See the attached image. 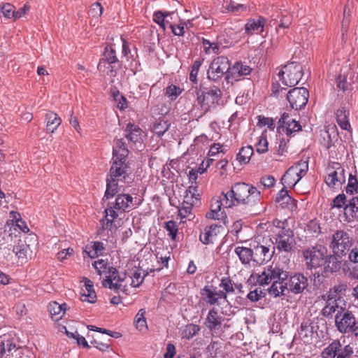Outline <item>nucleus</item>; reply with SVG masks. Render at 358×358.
<instances>
[{"instance_id": "obj_1", "label": "nucleus", "mask_w": 358, "mask_h": 358, "mask_svg": "<svg viewBox=\"0 0 358 358\" xmlns=\"http://www.w3.org/2000/svg\"><path fill=\"white\" fill-rule=\"evenodd\" d=\"M222 194L227 208L234 206V201L253 207L260 203L262 200L261 192L256 187L244 182L234 183L227 192H222Z\"/></svg>"}, {"instance_id": "obj_2", "label": "nucleus", "mask_w": 358, "mask_h": 358, "mask_svg": "<svg viewBox=\"0 0 358 358\" xmlns=\"http://www.w3.org/2000/svg\"><path fill=\"white\" fill-rule=\"evenodd\" d=\"M289 275V272L283 268L278 265H271L264 268L261 274L257 275V281L261 286L268 285L273 281L271 286L267 289L268 293L272 296L280 297L283 295L280 287L287 282Z\"/></svg>"}, {"instance_id": "obj_3", "label": "nucleus", "mask_w": 358, "mask_h": 358, "mask_svg": "<svg viewBox=\"0 0 358 358\" xmlns=\"http://www.w3.org/2000/svg\"><path fill=\"white\" fill-rule=\"evenodd\" d=\"M195 94L198 105L203 110L201 115L215 108L219 105L222 95L219 87H206L204 84H200L196 87Z\"/></svg>"}, {"instance_id": "obj_4", "label": "nucleus", "mask_w": 358, "mask_h": 358, "mask_svg": "<svg viewBox=\"0 0 358 358\" xmlns=\"http://www.w3.org/2000/svg\"><path fill=\"white\" fill-rule=\"evenodd\" d=\"M282 296H287L289 294L294 295L311 292V285L309 278L301 272L289 273L287 282L280 287Z\"/></svg>"}, {"instance_id": "obj_5", "label": "nucleus", "mask_w": 358, "mask_h": 358, "mask_svg": "<svg viewBox=\"0 0 358 358\" xmlns=\"http://www.w3.org/2000/svg\"><path fill=\"white\" fill-rule=\"evenodd\" d=\"M303 76V67L296 62H288L278 73L280 80L287 87L296 85Z\"/></svg>"}, {"instance_id": "obj_6", "label": "nucleus", "mask_w": 358, "mask_h": 358, "mask_svg": "<svg viewBox=\"0 0 358 358\" xmlns=\"http://www.w3.org/2000/svg\"><path fill=\"white\" fill-rule=\"evenodd\" d=\"M328 249L322 244L308 247L303 251V256L306 260V266L308 270H312L322 267L324 260L327 257Z\"/></svg>"}, {"instance_id": "obj_7", "label": "nucleus", "mask_w": 358, "mask_h": 358, "mask_svg": "<svg viewBox=\"0 0 358 358\" xmlns=\"http://www.w3.org/2000/svg\"><path fill=\"white\" fill-rule=\"evenodd\" d=\"M308 164L306 161L294 163L285 173L282 178V183L288 187H294L296 183L306 174Z\"/></svg>"}, {"instance_id": "obj_8", "label": "nucleus", "mask_w": 358, "mask_h": 358, "mask_svg": "<svg viewBox=\"0 0 358 358\" xmlns=\"http://www.w3.org/2000/svg\"><path fill=\"white\" fill-rule=\"evenodd\" d=\"M230 61L227 57L220 56L215 58L210 64L207 77L210 80L218 81L222 76L230 73Z\"/></svg>"}, {"instance_id": "obj_9", "label": "nucleus", "mask_w": 358, "mask_h": 358, "mask_svg": "<svg viewBox=\"0 0 358 358\" xmlns=\"http://www.w3.org/2000/svg\"><path fill=\"white\" fill-rule=\"evenodd\" d=\"M112 160L113 164L110 168L107 178H112L117 182L121 181L124 183H129L131 178L130 177L129 166L126 163L127 159H122L118 157H113Z\"/></svg>"}, {"instance_id": "obj_10", "label": "nucleus", "mask_w": 358, "mask_h": 358, "mask_svg": "<svg viewBox=\"0 0 358 358\" xmlns=\"http://www.w3.org/2000/svg\"><path fill=\"white\" fill-rule=\"evenodd\" d=\"M335 323L339 332H352L356 336L358 331L357 320L351 311L346 310L343 315L341 311H338L335 316Z\"/></svg>"}, {"instance_id": "obj_11", "label": "nucleus", "mask_w": 358, "mask_h": 358, "mask_svg": "<svg viewBox=\"0 0 358 358\" xmlns=\"http://www.w3.org/2000/svg\"><path fill=\"white\" fill-rule=\"evenodd\" d=\"M352 246L349 234L343 230H338L333 235L330 248L336 255L346 256Z\"/></svg>"}, {"instance_id": "obj_12", "label": "nucleus", "mask_w": 358, "mask_h": 358, "mask_svg": "<svg viewBox=\"0 0 358 358\" xmlns=\"http://www.w3.org/2000/svg\"><path fill=\"white\" fill-rule=\"evenodd\" d=\"M309 92L306 87H294L287 94V99L292 108L300 110L304 108L308 101Z\"/></svg>"}, {"instance_id": "obj_13", "label": "nucleus", "mask_w": 358, "mask_h": 358, "mask_svg": "<svg viewBox=\"0 0 358 358\" xmlns=\"http://www.w3.org/2000/svg\"><path fill=\"white\" fill-rule=\"evenodd\" d=\"M24 234L26 236L24 237V258L27 262L35 258L37 250H38V236L34 233H29V229L24 222Z\"/></svg>"}, {"instance_id": "obj_14", "label": "nucleus", "mask_w": 358, "mask_h": 358, "mask_svg": "<svg viewBox=\"0 0 358 358\" xmlns=\"http://www.w3.org/2000/svg\"><path fill=\"white\" fill-rule=\"evenodd\" d=\"M327 171L325 182L328 187L334 188L336 185L340 186L345 182V169L340 163L333 162Z\"/></svg>"}, {"instance_id": "obj_15", "label": "nucleus", "mask_w": 358, "mask_h": 358, "mask_svg": "<svg viewBox=\"0 0 358 358\" xmlns=\"http://www.w3.org/2000/svg\"><path fill=\"white\" fill-rule=\"evenodd\" d=\"M223 231L224 227L221 224H213L206 226L199 234V241L204 245L213 244Z\"/></svg>"}, {"instance_id": "obj_16", "label": "nucleus", "mask_w": 358, "mask_h": 358, "mask_svg": "<svg viewBox=\"0 0 358 358\" xmlns=\"http://www.w3.org/2000/svg\"><path fill=\"white\" fill-rule=\"evenodd\" d=\"M107 64H117L121 68L122 62L118 59L115 50L111 45H106L104 48L103 57L100 59L97 69L100 71L106 69Z\"/></svg>"}, {"instance_id": "obj_17", "label": "nucleus", "mask_w": 358, "mask_h": 358, "mask_svg": "<svg viewBox=\"0 0 358 358\" xmlns=\"http://www.w3.org/2000/svg\"><path fill=\"white\" fill-rule=\"evenodd\" d=\"M253 248V262L257 264H264L269 262L275 252V248L271 250L269 247L257 244Z\"/></svg>"}, {"instance_id": "obj_18", "label": "nucleus", "mask_w": 358, "mask_h": 358, "mask_svg": "<svg viewBox=\"0 0 358 358\" xmlns=\"http://www.w3.org/2000/svg\"><path fill=\"white\" fill-rule=\"evenodd\" d=\"M287 186L281 189L276 194L275 201L282 208H287L290 211H294L297 209V201L293 199L287 190Z\"/></svg>"}, {"instance_id": "obj_19", "label": "nucleus", "mask_w": 358, "mask_h": 358, "mask_svg": "<svg viewBox=\"0 0 358 358\" xmlns=\"http://www.w3.org/2000/svg\"><path fill=\"white\" fill-rule=\"evenodd\" d=\"M224 320V317L219 315L217 310L213 308L207 314L204 325L210 331L216 332L220 329Z\"/></svg>"}, {"instance_id": "obj_20", "label": "nucleus", "mask_w": 358, "mask_h": 358, "mask_svg": "<svg viewBox=\"0 0 358 358\" xmlns=\"http://www.w3.org/2000/svg\"><path fill=\"white\" fill-rule=\"evenodd\" d=\"M252 71V68L243 64L241 62H236L233 66H231L230 73L227 74L225 80L227 83H232V80H238L241 76H248Z\"/></svg>"}, {"instance_id": "obj_21", "label": "nucleus", "mask_w": 358, "mask_h": 358, "mask_svg": "<svg viewBox=\"0 0 358 358\" xmlns=\"http://www.w3.org/2000/svg\"><path fill=\"white\" fill-rule=\"evenodd\" d=\"M10 217L12 218L6 222V227H8V231L11 237L20 238V234L22 231V227L19 224L22 221L21 215L15 211L10 213Z\"/></svg>"}, {"instance_id": "obj_22", "label": "nucleus", "mask_w": 358, "mask_h": 358, "mask_svg": "<svg viewBox=\"0 0 358 358\" xmlns=\"http://www.w3.org/2000/svg\"><path fill=\"white\" fill-rule=\"evenodd\" d=\"M343 256L333 254H327V257L324 260L323 273H336L341 269Z\"/></svg>"}, {"instance_id": "obj_23", "label": "nucleus", "mask_w": 358, "mask_h": 358, "mask_svg": "<svg viewBox=\"0 0 358 358\" xmlns=\"http://www.w3.org/2000/svg\"><path fill=\"white\" fill-rule=\"evenodd\" d=\"M344 215L348 222L358 220V196H353L344 206Z\"/></svg>"}, {"instance_id": "obj_24", "label": "nucleus", "mask_w": 358, "mask_h": 358, "mask_svg": "<svg viewBox=\"0 0 358 358\" xmlns=\"http://www.w3.org/2000/svg\"><path fill=\"white\" fill-rule=\"evenodd\" d=\"M336 119L338 124L342 129L349 131L351 129L348 120L350 111L345 105H341L335 112Z\"/></svg>"}, {"instance_id": "obj_25", "label": "nucleus", "mask_w": 358, "mask_h": 358, "mask_svg": "<svg viewBox=\"0 0 358 358\" xmlns=\"http://www.w3.org/2000/svg\"><path fill=\"white\" fill-rule=\"evenodd\" d=\"M125 131H127L125 137L129 141L134 143L142 141L143 131L138 125H136L134 123L129 122L127 124Z\"/></svg>"}, {"instance_id": "obj_26", "label": "nucleus", "mask_w": 358, "mask_h": 358, "mask_svg": "<svg viewBox=\"0 0 358 358\" xmlns=\"http://www.w3.org/2000/svg\"><path fill=\"white\" fill-rule=\"evenodd\" d=\"M108 208L105 210L106 220V224H104V220L102 219L101 222H103L102 227L98 231L99 234H101L102 231H104L106 228L113 225V221L118 217V212L117 209L113 207V203H109L108 204Z\"/></svg>"}, {"instance_id": "obj_27", "label": "nucleus", "mask_w": 358, "mask_h": 358, "mask_svg": "<svg viewBox=\"0 0 358 358\" xmlns=\"http://www.w3.org/2000/svg\"><path fill=\"white\" fill-rule=\"evenodd\" d=\"M234 251L243 264L248 265L251 261L253 262V248L238 246Z\"/></svg>"}, {"instance_id": "obj_28", "label": "nucleus", "mask_w": 358, "mask_h": 358, "mask_svg": "<svg viewBox=\"0 0 358 358\" xmlns=\"http://www.w3.org/2000/svg\"><path fill=\"white\" fill-rule=\"evenodd\" d=\"M201 299L208 304L215 305L217 298L215 297V287L213 285H205L201 290Z\"/></svg>"}, {"instance_id": "obj_29", "label": "nucleus", "mask_w": 358, "mask_h": 358, "mask_svg": "<svg viewBox=\"0 0 358 358\" xmlns=\"http://www.w3.org/2000/svg\"><path fill=\"white\" fill-rule=\"evenodd\" d=\"M266 20L263 17H259L257 20L255 19L249 20L245 24V32L248 34H252L253 31L262 32Z\"/></svg>"}, {"instance_id": "obj_30", "label": "nucleus", "mask_w": 358, "mask_h": 358, "mask_svg": "<svg viewBox=\"0 0 358 358\" xmlns=\"http://www.w3.org/2000/svg\"><path fill=\"white\" fill-rule=\"evenodd\" d=\"M45 120L46 129L50 133H53L62 123L59 115L52 111H49L45 114Z\"/></svg>"}, {"instance_id": "obj_31", "label": "nucleus", "mask_w": 358, "mask_h": 358, "mask_svg": "<svg viewBox=\"0 0 358 358\" xmlns=\"http://www.w3.org/2000/svg\"><path fill=\"white\" fill-rule=\"evenodd\" d=\"M104 244L101 241H93L90 247L87 246L84 250L91 259L96 258L104 254Z\"/></svg>"}, {"instance_id": "obj_32", "label": "nucleus", "mask_w": 358, "mask_h": 358, "mask_svg": "<svg viewBox=\"0 0 358 358\" xmlns=\"http://www.w3.org/2000/svg\"><path fill=\"white\" fill-rule=\"evenodd\" d=\"M341 348V344L339 340H334L324 349L321 353V357L322 358H336Z\"/></svg>"}, {"instance_id": "obj_33", "label": "nucleus", "mask_w": 358, "mask_h": 358, "mask_svg": "<svg viewBox=\"0 0 358 358\" xmlns=\"http://www.w3.org/2000/svg\"><path fill=\"white\" fill-rule=\"evenodd\" d=\"M66 303L59 304L56 301L50 302L48 305V310L52 319L55 321H58L59 319H61L62 316L61 313H64L66 310Z\"/></svg>"}, {"instance_id": "obj_34", "label": "nucleus", "mask_w": 358, "mask_h": 358, "mask_svg": "<svg viewBox=\"0 0 358 358\" xmlns=\"http://www.w3.org/2000/svg\"><path fill=\"white\" fill-rule=\"evenodd\" d=\"M118 182L114 180V178H106V189L103 198V201L113 197L118 193Z\"/></svg>"}, {"instance_id": "obj_35", "label": "nucleus", "mask_w": 358, "mask_h": 358, "mask_svg": "<svg viewBox=\"0 0 358 358\" xmlns=\"http://www.w3.org/2000/svg\"><path fill=\"white\" fill-rule=\"evenodd\" d=\"M346 285H337L334 286L332 288L329 289V291L327 293V294L324 295L322 298L324 299H327V301H331L332 303L337 301V300L341 299L339 296L342 292L345 291Z\"/></svg>"}, {"instance_id": "obj_36", "label": "nucleus", "mask_w": 358, "mask_h": 358, "mask_svg": "<svg viewBox=\"0 0 358 358\" xmlns=\"http://www.w3.org/2000/svg\"><path fill=\"white\" fill-rule=\"evenodd\" d=\"M115 145L118 150L113 149V157H118L122 159H127L129 151L124 140L122 138L116 139Z\"/></svg>"}, {"instance_id": "obj_37", "label": "nucleus", "mask_w": 358, "mask_h": 358, "mask_svg": "<svg viewBox=\"0 0 358 358\" xmlns=\"http://www.w3.org/2000/svg\"><path fill=\"white\" fill-rule=\"evenodd\" d=\"M333 136L330 133V129H325L320 131V143L326 148H329L334 145V141L337 137V134H335L334 129L332 128Z\"/></svg>"}, {"instance_id": "obj_38", "label": "nucleus", "mask_w": 358, "mask_h": 358, "mask_svg": "<svg viewBox=\"0 0 358 358\" xmlns=\"http://www.w3.org/2000/svg\"><path fill=\"white\" fill-rule=\"evenodd\" d=\"M314 332H316V331L315 330L314 324L312 321L308 320L307 322H303L301 324L299 334L303 339L308 340V338L313 336Z\"/></svg>"}, {"instance_id": "obj_39", "label": "nucleus", "mask_w": 358, "mask_h": 358, "mask_svg": "<svg viewBox=\"0 0 358 358\" xmlns=\"http://www.w3.org/2000/svg\"><path fill=\"white\" fill-rule=\"evenodd\" d=\"M134 205L128 204L123 194H117L115 202L113 203V207L117 209V211H120V213L129 212L131 210L134 209Z\"/></svg>"}, {"instance_id": "obj_40", "label": "nucleus", "mask_w": 358, "mask_h": 358, "mask_svg": "<svg viewBox=\"0 0 358 358\" xmlns=\"http://www.w3.org/2000/svg\"><path fill=\"white\" fill-rule=\"evenodd\" d=\"M170 126L171 123L168 120L159 117L158 121L153 124L152 131L158 136H162L169 130Z\"/></svg>"}, {"instance_id": "obj_41", "label": "nucleus", "mask_w": 358, "mask_h": 358, "mask_svg": "<svg viewBox=\"0 0 358 358\" xmlns=\"http://www.w3.org/2000/svg\"><path fill=\"white\" fill-rule=\"evenodd\" d=\"M253 152V148L251 145L243 147L237 154L236 159L241 164H246L249 162Z\"/></svg>"}, {"instance_id": "obj_42", "label": "nucleus", "mask_w": 358, "mask_h": 358, "mask_svg": "<svg viewBox=\"0 0 358 358\" xmlns=\"http://www.w3.org/2000/svg\"><path fill=\"white\" fill-rule=\"evenodd\" d=\"M14 8L15 7L12 4L4 3L1 7V11L6 17L10 18L13 16L15 20L20 18L22 14V8H20L16 12Z\"/></svg>"}, {"instance_id": "obj_43", "label": "nucleus", "mask_w": 358, "mask_h": 358, "mask_svg": "<svg viewBox=\"0 0 358 358\" xmlns=\"http://www.w3.org/2000/svg\"><path fill=\"white\" fill-rule=\"evenodd\" d=\"M222 6L229 12L239 13L247 10V6L245 4H236L232 0H223Z\"/></svg>"}, {"instance_id": "obj_44", "label": "nucleus", "mask_w": 358, "mask_h": 358, "mask_svg": "<svg viewBox=\"0 0 358 358\" xmlns=\"http://www.w3.org/2000/svg\"><path fill=\"white\" fill-rule=\"evenodd\" d=\"M201 328L199 325L193 323L187 324L182 331V338L190 340L198 334Z\"/></svg>"}, {"instance_id": "obj_45", "label": "nucleus", "mask_w": 358, "mask_h": 358, "mask_svg": "<svg viewBox=\"0 0 358 358\" xmlns=\"http://www.w3.org/2000/svg\"><path fill=\"white\" fill-rule=\"evenodd\" d=\"M290 238H276L275 239V243L277 244V248L280 251H284L287 252H289L292 250H293V243L292 241H289Z\"/></svg>"}, {"instance_id": "obj_46", "label": "nucleus", "mask_w": 358, "mask_h": 358, "mask_svg": "<svg viewBox=\"0 0 358 358\" xmlns=\"http://www.w3.org/2000/svg\"><path fill=\"white\" fill-rule=\"evenodd\" d=\"M306 231L313 236H317L321 233L319 221L316 218L310 220L306 224Z\"/></svg>"}, {"instance_id": "obj_47", "label": "nucleus", "mask_w": 358, "mask_h": 358, "mask_svg": "<svg viewBox=\"0 0 358 358\" xmlns=\"http://www.w3.org/2000/svg\"><path fill=\"white\" fill-rule=\"evenodd\" d=\"M302 129V127L298 121L292 118L287 120L286 123V134L290 136L292 133L299 131Z\"/></svg>"}, {"instance_id": "obj_48", "label": "nucleus", "mask_w": 358, "mask_h": 358, "mask_svg": "<svg viewBox=\"0 0 358 358\" xmlns=\"http://www.w3.org/2000/svg\"><path fill=\"white\" fill-rule=\"evenodd\" d=\"M165 229L168 231L170 238L173 241L176 240L178 227L176 222L174 220H169L165 223Z\"/></svg>"}, {"instance_id": "obj_49", "label": "nucleus", "mask_w": 358, "mask_h": 358, "mask_svg": "<svg viewBox=\"0 0 358 358\" xmlns=\"http://www.w3.org/2000/svg\"><path fill=\"white\" fill-rule=\"evenodd\" d=\"M92 266L96 270L97 274L100 276L102 275V273H107L108 268L110 267L107 261L103 259L95 261L94 263H92Z\"/></svg>"}, {"instance_id": "obj_50", "label": "nucleus", "mask_w": 358, "mask_h": 358, "mask_svg": "<svg viewBox=\"0 0 358 358\" xmlns=\"http://www.w3.org/2000/svg\"><path fill=\"white\" fill-rule=\"evenodd\" d=\"M182 89L173 84L169 85L166 88L165 95L171 98V100L174 101L182 93Z\"/></svg>"}, {"instance_id": "obj_51", "label": "nucleus", "mask_w": 358, "mask_h": 358, "mask_svg": "<svg viewBox=\"0 0 358 358\" xmlns=\"http://www.w3.org/2000/svg\"><path fill=\"white\" fill-rule=\"evenodd\" d=\"M206 217L208 219L220 220L224 224L227 223V216L224 210L217 212L210 209V211L206 213Z\"/></svg>"}, {"instance_id": "obj_52", "label": "nucleus", "mask_w": 358, "mask_h": 358, "mask_svg": "<svg viewBox=\"0 0 358 358\" xmlns=\"http://www.w3.org/2000/svg\"><path fill=\"white\" fill-rule=\"evenodd\" d=\"M347 197L344 193L339 194L332 201L330 204L331 208H341L346 205Z\"/></svg>"}, {"instance_id": "obj_53", "label": "nucleus", "mask_w": 358, "mask_h": 358, "mask_svg": "<svg viewBox=\"0 0 358 358\" xmlns=\"http://www.w3.org/2000/svg\"><path fill=\"white\" fill-rule=\"evenodd\" d=\"M203 59H198L194 62L192 67L191 71L189 73V80L191 82L196 84L197 83V74L199 70V68L201 67Z\"/></svg>"}, {"instance_id": "obj_54", "label": "nucleus", "mask_w": 358, "mask_h": 358, "mask_svg": "<svg viewBox=\"0 0 358 358\" xmlns=\"http://www.w3.org/2000/svg\"><path fill=\"white\" fill-rule=\"evenodd\" d=\"M358 189V181L355 176L352 173L349 175L348 183L345 188V191L348 194H353L357 192Z\"/></svg>"}, {"instance_id": "obj_55", "label": "nucleus", "mask_w": 358, "mask_h": 358, "mask_svg": "<svg viewBox=\"0 0 358 358\" xmlns=\"http://www.w3.org/2000/svg\"><path fill=\"white\" fill-rule=\"evenodd\" d=\"M141 269L138 268L136 270L134 271L132 273L131 278H132V282L131 285L133 287H139L142 282H143V280L147 275L146 273H144L143 275H141Z\"/></svg>"}, {"instance_id": "obj_56", "label": "nucleus", "mask_w": 358, "mask_h": 358, "mask_svg": "<svg viewBox=\"0 0 358 358\" xmlns=\"http://www.w3.org/2000/svg\"><path fill=\"white\" fill-rule=\"evenodd\" d=\"M338 306L337 303H332L331 301L327 300V305L322 310V314L326 317H331L332 313H335Z\"/></svg>"}, {"instance_id": "obj_57", "label": "nucleus", "mask_w": 358, "mask_h": 358, "mask_svg": "<svg viewBox=\"0 0 358 358\" xmlns=\"http://www.w3.org/2000/svg\"><path fill=\"white\" fill-rule=\"evenodd\" d=\"M268 144L266 135L262 133L257 143V152L260 154L266 152L268 151Z\"/></svg>"}, {"instance_id": "obj_58", "label": "nucleus", "mask_w": 358, "mask_h": 358, "mask_svg": "<svg viewBox=\"0 0 358 358\" xmlns=\"http://www.w3.org/2000/svg\"><path fill=\"white\" fill-rule=\"evenodd\" d=\"M220 287L222 288L227 294L234 292L235 287H234L232 280L229 278H222Z\"/></svg>"}, {"instance_id": "obj_59", "label": "nucleus", "mask_w": 358, "mask_h": 358, "mask_svg": "<svg viewBox=\"0 0 358 358\" xmlns=\"http://www.w3.org/2000/svg\"><path fill=\"white\" fill-rule=\"evenodd\" d=\"M336 82L337 87L342 90L343 92L348 90L349 87L351 85V84L347 81V76L342 74L337 76Z\"/></svg>"}, {"instance_id": "obj_60", "label": "nucleus", "mask_w": 358, "mask_h": 358, "mask_svg": "<svg viewBox=\"0 0 358 358\" xmlns=\"http://www.w3.org/2000/svg\"><path fill=\"white\" fill-rule=\"evenodd\" d=\"M145 310L144 309H140L135 317L134 322L136 323L137 329H142L146 327V319L145 317Z\"/></svg>"}, {"instance_id": "obj_61", "label": "nucleus", "mask_w": 358, "mask_h": 358, "mask_svg": "<svg viewBox=\"0 0 358 358\" xmlns=\"http://www.w3.org/2000/svg\"><path fill=\"white\" fill-rule=\"evenodd\" d=\"M257 125H259L260 127L267 125L268 127L269 128V129L273 130V131L275 129V124H274L273 119L271 118V117H266L262 115L258 116Z\"/></svg>"}, {"instance_id": "obj_62", "label": "nucleus", "mask_w": 358, "mask_h": 358, "mask_svg": "<svg viewBox=\"0 0 358 358\" xmlns=\"http://www.w3.org/2000/svg\"><path fill=\"white\" fill-rule=\"evenodd\" d=\"M113 280L114 279H112L111 277H106V279L102 281V285L104 287H108L110 289H114L116 292H118V290L120 289L122 285L117 282L114 283Z\"/></svg>"}, {"instance_id": "obj_63", "label": "nucleus", "mask_w": 358, "mask_h": 358, "mask_svg": "<svg viewBox=\"0 0 358 358\" xmlns=\"http://www.w3.org/2000/svg\"><path fill=\"white\" fill-rule=\"evenodd\" d=\"M225 206V201L221 197H213L211 200L210 209L217 212H222L221 210L222 206Z\"/></svg>"}, {"instance_id": "obj_64", "label": "nucleus", "mask_w": 358, "mask_h": 358, "mask_svg": "<svg viewBox=\"0 0 358 358\" xmlns=\"http://www.w3.org/2000/svg\"><path fill=\"white\" fill-rule=\"evenodd\" d=\"M353 354V348L350 345H345L343 349L338 352L336 358H350Z\"/></svg>"}]
</instances>
